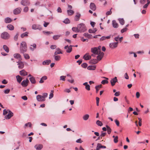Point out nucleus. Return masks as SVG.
Segmentation results:
<instances>
[{"label": "nucleus", "instance_id": "obj_1", "mask_svg": "<svg viewBox=\"0 0 150 150\" xmlns=\"http://www.w3.org/2000/svg\"><path fill=\"white\" fill-rule=\"evenodd\" d=\"M27 49L26 43L24 41L22 42L21 43L20 47L21 53H24L26 52Z\"/></svg>", "mask_w": 150, "mask_h": 150}, {"label": "nucleus", "instance_id": "obj_2", "mask_svg": "<svg viewBox=\"0 0 150 150\" xmlns=\"http://www.w3.org/2000/svg\"><path fill=\"white\" fill-rule=\"evenodd\" d=\"M79 32H84L86 30V27L85 25L83 23H81L78 25Z\"/></svg>", "mask_w": 150, "mask_h": 150}, {"label": "nucleus", "instance_id": "obj_3", "mask_svg": "<svg viewBox=\"0 0 150 150\" xmlns=\"http://www.w3.org/2000/svg\"><path fill=\"white\" fill-rule=\"evenodd\" d=\"M10 37V35L6 32H4L1 35V38L4 40L8 39Z\"/></svg>", "mask_w": 150, "mask_h": 150}, {"label": "nucleus", "instance_id": "obj_4", "mask_svg": "<svg viewBox=\"0 0 150 150\" xmlns=\"http://www.w3.org/2000/svg\"><path fill=\"white\" fill-rule=\"evenodd\" d=\"M21 4L23 6H27L30 5V3L29 0H21Z\"/></svg>", "mask_w": 150, "mask_h": 150}, {"label": "nucleus", "instance_id": "obj_5", "mask_svg": "<svg viewBox=\"0 0 150 150\" xmlns=\"http://www.w3.org/2000/svg\"><path fill=\"white\" fill-rule=\"evenodd\" d=\"M22 11L21 8L19 7L14 9L13 11V13L15 15H18L20 14Z\"/></svg>", "mask_w": 150, "mask_h": 150}, {"label": "nucleus", "instance_id": "obj_6", "mask_svg": "<svg viewBox=\"0 0 150 150\" xmlns=\"http://www.w3.org/2000/svg\"><path fill=\"white\" fill-rule=\"evenodd\" d=\"M118 44V42H112L109 44V46L111 48L114 49L117 47Z\"/></svg>", "mask_w": 150, "mask_h": 150}, {"label": "nucleus", "instance_id": "obj_7", "mask_svg": "<svg viewBox=\"0 0 150 150\" xmlns=\"http://www.w3.org/2000/svg\"><path fill=\"white\" fill-rule=\"evenodd\" d=\"M18 63L17 65H18V68L20 69H23L24 66V63L21 61V60H19L18 62H17Z\"/></svg>", "mask_w": 150, "mask_h": 150}, {"label": "nucleus", "instance_id": "obj_8", "mask_svg": "<svg viewBox=\"0 0 150 150\" xmlns=\"http://www.w3.org/2000/svg\"><path fill=\"white\" fill-rule=\"evenodd\" d=\"M74 46L73 45H70L68 46V45L65 46L64 47V49L66 50V52L67 53H70L72 51V47Z\"/></svg>", "mask_w": 150, "mask_h": 150}, {"label": "nucleus", "instance_id": "obj_9", "mask_svg": "<svg viewBox=\"0 0 150 150\" xmlns=\"http://www.w3.org/2000/svg\"><path fill=\"white\" fill-rule=\"evenodd\" d=\"M97 47H94L91 49V52L95 55L98 54L99 52L97 50Z\"/></svg>", "mask_w": 150, "mask_h": 150}, {"label": "nucleus", "instance_id": "obj_10", "mask_svg": "<svg viewBox=\"0 0 150 150\" xmlns=\"http://www.w3.org/2000/svg\"><path fill=\"white\" fill-rule=\"evenodd\" d=\"M117 81V79L116 77H115L114 78L111 79L110 81V83L112 86H114Z\"/></svg>", "mask_w": 150, "mask_h": 150}, {"label": "nucleus", "instance_id": "obj_11", "mask_svg": "<svg viewBox=\"0 0 150 150\" xmlns=\"http://www.w3.org/2000/svg\"><path fill=\"white\" fill-rule=\"evenodd\" d=\"M13 113L10 110H8V113L7 115L5 116V117L6 119H9L13 116Z\"/></svg>", "mask_w": 150, "mask_h": 150}, {"label": "nucleus", "instance_id": "obj_12", "mask_svg": "<svg viewBox=\"0 0 150 150\" xmlns=\"http://www.w3.org/2000/svg\"><path fill=\"white\" fill-rule=\"evenodd\" d=\"M32 28L34 30L39 29L40 30H42V28L39 25L33 24L32 25Z\"/></svg>", "mask_w": 150, "mask_h": 150}, {"label": "nucleus", "instance_id": "obj_13", "mask_svg": "<svg viewBox=\"0 0 150 150\" xmlns=\"http://www.w3.org/2000/svg\"><path fill=\"white\" fill-rule=\"evenodd\" d=\"M97 57V60L98 61L100 60L103 57L104 53L103 52H99Z\"/></svg>", "mask_w": 150, "mask_h": 150}, {"label": "nucleus", "instance_id": "obj_14", "mask_svg": "<svg viewBox=\"0 0 150 150\" xmlns=\"http://www.w3.org/2000/svg\"><path fill=\"white\" fill-rule=\"evenodd\" d=\"M43 147V146L41 144H37L34 146V148L36 150H41Z\"/></svg>", "mask_w": 150, "mask_h": 150}, {"label": "nucleus", "instance_id": "obj_15", "mask_svg": "<svg viewBox=\"0 0 150 150\" xmlns=\"http://www.w3.org/2000/svg\"><path fill=\"white\" fill-rule=\"evenodd\" d=\"M29 82V81L27 79L26 80H24L21 83V85L23 87H26L28 86V83Z\"/></svg>", "mask_w": 150, "mask_h": 150}, {"label": "nucleus", "instance_id": "obj_16", "mask_svg": "<svg viewBox=\"0 0 150 150\" xmlns=\"http://www.w3.org/2000/svg\"><path fill=\"white\" fill-rule=\"evenodd\" d=\"M106 146H105L102 145L100 143H98L97 146L96 148V150H99L101 148L105 149Z\"/></svg>", "mask_w": 150, "mask_h": 150}, {"label": "nucleus", "instance_id": "obj_17", "mask_svg": "<svg viewBox=\"0 0 150 150\" xmlns=\"http://www.w3.org/2000/svg\"><path fill=\"white\" fill-rule=\"evenodd\" d=\"M41 95H38L37 96L36 98L38 101H44L45 100V98H43Z\"/></svg>", "mask_w": 150, "mask_h": 150}, {"label": "nucleus", "instance_id": "obj_18", "mask_svg": "<svg viewBox=\"0 0 150 150\" xmlns=\"http://www.w3.org/2000/svg\"><path fill=\"white\" fill-rule=\"evenodd\" d=\"M90 8L93 11H95L96 9V6L95 4L93 2L91 3L90 5Z\"/></svg>", "mask_w": 150, "mask_h": 150}, {"label": "nucleus", "instance_id": "obj_19", "mask_svg": "<svg viewBox=\"0 0 150 150\" xmlns=\"http://www.w3.org/2000/svg\"><path fill=\"white\" fill-rule=\"evenodd\" d=\"M81 14L79 13H76V15L74 17V19L75 21H79L81 17Z\"/></svg>", "mask_w": 150, "mask_h": 150}, {"label": "nucleus", "instance_id": "obj_20", "mask_svg": "<svg viewBox=\"0 0 150 150\" xmlns=\"http://www.w3.org/2000/svg\"><path fill=\"white\" fill-rule=\"evenodd\" d=\"M83 58L85 60H88L90 59L91 58V56L88 55V53H86L84 55Z\"/></svg>", "mask_w": 150, "mask_h": 150}, {"label": "nucleus", "instance_id": "obj_21", "mask_svg": "<svg viewBox=\"0 0 150 150\" xmlns=\"http://www.w3.org/2000/svg\"><path fill=\"white\" fill-rule=\"evenodd\" d=\"M56 50H57V51H55V52L54 53V55H57L58 54H62V52L61 51V50L59 47L57 48L56 49Z\"/></svg>", "mask_w": 150, "mask_h": 150}, {"label": "nucleus", "instance_id": "obj_22", "mask_svg": "<svg viewBox=\"0 0 150 150\" xmlns=\"http://www.w3.org/2000/svg\"><path fill=\"white\" fill-rule=\"evenodd\" d=\"M51 62V61L50 59L46 60L42 62V64L43 65H48Z\"/></svg>", "mask_w": 150, "mask_h": 150}, {"label": "nucleus", "instance_id": "obj_23", "mask_svg": "<svg viewBox=\"0 0 150 150\" xmlns=\"http://www.w3.org/2000/svg\"><path fill=\"white\" fill-rule=\"evenodd\" d=\"M112 25L114 28H117L118 27V24L115 20H113L112 21Z\"/></svg>", "mask_w": 150, "mask_h": 150}, {"label": "nucleus", "instance_id": "obj_24", "mask_svg": "<svg viewBox=\"0 0 150 150\" xmlns=\"http://www.w3.org/2000/svg\"><path fill=\"white\" fill-rule=\"evenodd\" d=\"M20 74L21 75L25 76L27 75V72L24 69H23L20 71Z\"/></svg>", "mask_w": 150, "mask_h": 150}, {"label": "nucleus", "instance_id": "obj_25", "mask_svg": "<svg viewBox=\"0 0 150 150\" xmlns=\"http://www.w3.org/2000/svg\"><path fill=\"white\" fill-rule=\"evenodd\" d=\"M12 21V20L9 17H7L4 19V22L6 23H9Z\"/></svg>", "mask_w": 150, "mask_h": 150}, {"label": "nucleus", "instance_id": "obj_26", "mask_svg": "<svg viewBox=\"0 0 150 150\" xmlns=\"http://www.w3.org/2000/svg\"><path fill=\"white\" fill-rule=\"evenodd\" d=\"M47 79V77L46 76H44L41 78L39 81V83H42L44 82V81L46 80Z\"/></svg>", "mask_w": 150, "mask_h": 150}, {"label": "nucleus", "instance_id": "obj_27", "mask_svg": "<svg viewBox=\"0 0 150 150\" xmlns=\"http://www.w3.org/2000/svg\"><path fill=\"white\" fill-rule=\"evenodd\" d=\"M29 80L31 83L32 84H35L36 83V81L35 80V79L33 76L30 77L29 78Z\"/></svg>", "mask_w": 150, "mask_h": 150}, {"label": "nucleus", "instance_id": "obj_28", "mask_svg": "<svg viewBox=\"0 0 150 150\" xmlns=\"http://www.w3.org/2000/svg\"><path fill=\"white\" fill-rule=\"evenodd\" d=\"M29 33L28 32H26L23 33L21 35V37L22 38H23L25 37H27L28 36V34Z\"/></svg>", "mask_w": 150, "mask_h": 150}, {"label": "nucleus", "instance_id": "obj_29", "mask_svg": "<svg viewBox=\"0 0 150 150\" xmlns=\"http://www.w3.org/2000/svg\"><path fill=\"white\" fill-rule=\"evenodd\" d=\"M14 57L17 59H21V55L18 53H16L15 54L13 55Z\"/></svg>", "mask_w": 150, "mask_h": 150}, {"label": "nucleus", "instance_id": "obj_30", "mask_svg": "<svg viewBox=\"0 0 150 150\" xmlns=\"http://www.w3.org/2000/svg\"><path fill=\"white\" fill-rule=\"evenodd\" d=\"M89 70H95L96 69V66L95 65L89 66L87 68Z\"/></svg>", "mask_w": 150, "mask_h": 150}, {"label": "nucleus", "instance_id": "obj_31", "mask_svg": "<svg viewBox=\"0 0 150 150\" xmlns=\"http://www.w3.org/2000/svg\"><path fill=\"white\" fill-rule=\"evenodd\" d=\"M7 28L9 30H12L14 29V26L11 24H8L7 26Z\"/></svg>", "mask_w": 150, "mask_h": 150}, {"label": "nucleus", "instance_id": "obj_32", "mask_svg": "<svg viewBox=\"0 0 150 150\" xmlns=\"http://www.w3.org/2000/svg\"><path fill=\"white\" fill-rule=\"evenodd\" d=\"M97 60L96 59H91L90 61V62L91 64H95L98 62Z\"/></svg>", "mask_w": 150, "mask_h": 150}, {"label": "nucleus", "instance_id": "obj_33", "mask_svg": "<svg viewBox=\"0 0 150 150\" xmlns=\"http://www.w3.org/2000/svg\"><path fill=\"white\" fill-rule=\"evenodd\" d=\"M103 78H105L106 80H102L101 82V83L104 85L108 83V82L107 80L108 79L107 78L105 77H103Z\"/></svg>", "mask_w": 150, "mask_h": 150}, {"label": "nucleus", "instance_id": "obj_34", "mask_svg": "<svg viewBox=\"0 0 150 150\" xmlns=\"http://www.w3.org/2000/svg\"><path fill=\"white\" fill-rule=\"evenodd\" d=\"M67 12L69 16H71L74 13V11L71 9L68 10Z\"/></svg>", "mask_w": 150, "mask_h": 150}, {"label": "nucleus", "instance_id": "obj_35", "mask_svg": "<svg viewBox=\"0 0 150 150\" xmlns=\"http://www.w3.org/2000/svg\"><path fill=\"white\" fill-rule=\"evenodd\" d=\"M16 78L17 79V81L19 83H20L22 80V78L21 77L18 75L16 76Z\"/></svg>", "mask_w": 150, "mask_h": 150}, {"label": "nucleus", "instance_id": "obj_36", "mask_svg": "<svg viewBox=\"0 0 150 150\" xmlns=\"http://www.w3.org/2000/svg\"><path fill=\"white\" fill-rule=\"evenodd\" d=\"M111 37V35L108 36H102L100 38V40L101 41L104 40L105 39H108L110 38Z\"/></svg>", "mask_w": 150, "mask_h": 150}, {"label": "nucleus", "instance_id": "obj_37", "mask_svg": "<svg viewBox=\"0 0 150 150\" xmlns=\"http://www.w3.org/2000/svg\"><path fill=\"white\" fill-rule=\"evenodd\" d=\"M83 35L86 37L88 39H90L91 38L92 35L91 34H88V33H84Z\"/></svg>", "mask_w": 150, "mask_h": 150}, {"label": "nucleus", "instance_id": "obj_38", "mask_svg": "<svg viewBox=\"0 0 150 150\" xmlns=\"http://www.w3.org/2000/svg\"><path fill=\"white\" fill-rule=\"evenodd\" d=\"M120 23L122 25H123L125 24V21L123 18H119L118 19Z\"/></svg>", "mask_w": 150, "mask_h": 150}, {"label": "nucleus", "instance_id": "obj_39", "mask_svg": "<svg viewBox=\"0 0 150 150\" xmlns=\"http://www.w3.org/2000/svg\"><path fill=\"white\" fill-rule=\"evenodd\" d=\"M3 48L7 53H8L9 52V48L6 45H4L3 46Z\"/></svg>", "mask_w": 150, "mask_h": 150}, {"label": "nucleus", "instance_id": "obj_40", "mask_svg": "<svg viewBox=\"0 0 150 150\" xmlns=\"http://www.w3.org/2000/svg\"><path fill=\"white\" fill-rule=\"evenodd\" d=\"M97 30V29L96 28H94L93 30L89 29L88 30V32L90 33H94Z\"/></svg>", "mask_w": 150, "mask_h": 150}, {"label": "nucleus", "instance_id": "obj_41", "mask_svg": "<svg viewBox=\"0 0 150 150\" xmlns=\"http://www.w3.org/2000/svg\"><path fill=\"white\" fill-rule=\"evenodd\" d=\"M54 58L55 60L57 61L60 60L61 58L60 56L59 55H54Z\"/></svg>", "mask_w": 150, "mask_h": 150}, {"label": "nucleus", "instance_id": "obj_42", "mask_svg": "<svg viewBox=\"0 0 150 150\" xmlns=\"http://www.w3.org/2000/svg\"><path fill=\"white\" fill-rule=\"evenodd\" d=\"M79 28H78V27H73L72 28V30L73 31L75 32L76 33H79V31L78 30Z\"/></svg>", "mask_w": 150, "mask_h": 150}, {"label": "nucleus", "instance_id": "obj_43", "mask_svg": "<svg viewBox=\"0 0 150 150\" xmlns=\"http://www.w3.org/2000/svg\"><path fill=\"white\" fill-rule=\"evenodd\" d=\"M106 127L107 129V132L108 134H110L111 132V128L108 125H106Z\"/></svg>", "mask_w": 150, "mask_h": 150}, {"label": "nucleus", "instance_id": "obj_44", "mask_svg": "<svg viewBox=\"0 0 150 150\" xmlns=\"http://www.w3.org/2000/svg\"><path fill=\"white\" fill-rule=\"evenodd\" d=\"M89 116L88 114H86L83 116V119L84 120H86L88 119Z\"/></svg>", "mask_w": 150, "mask_h": 150}, {"label": "nucleus", "instance_id": "obj_45", "mask_svg": "<svg viewBox=\"0 0 150 150\" xmlns=\"http://www.w3.org/2000/svg\"><path fill=\"white\" fill-rule=\"evenodd\" d=\"M61 36V35H54L53 37V38L54 40H57L59 38V37Z\"/></svg>", "mask_w": 150, "mask_h": 150}, {"label": "nucleus", "instance_id": "obj_46", "mask_svg": "<svg viewBox=\"0 0 150 150\" xmlns=\"http://www.w3.org/2000/svg\"><path fill=\"white\" fill-rule=\"evenodd\" d=\"M43 33L44 34L47 35H49L53 33L52 32L46 31H43Z\"/></svg>", "mask_w": 150, "mask_h": 150}, {"label": "nucleus", "instance_id": "obj_47", "mask_svg": "<svg viewBox=\"0 0 150 150\" xmlns=\"http://www.w3.org/2000/svg\"><path fill=\"white\" fill-rule=\"evenodd\" d=\"M63 22L66 24H68L70 23V21L68 18H66Z\"/></svg>", "mask_w": 150, "mask_h": 150}, {"label": "nucleus", "instance_id": "obj_48", "mask_svg": "<svg viewBox=\"0 0 150 150\" xmlns=\"http://www.w3.org/2000/svg\"><path fill=\"white\" fill-rule=\"evenodd\" d=\"M101 85L96 86H95V88L96 89V93H98V92L99 90V88H101Z\"/></svg>", "mask_w": 150, "mask_h": 150}, {"label": "nucleus", "instance_id": "obj_49", "mask_svg": "<svg viewBox=\"0 0 150 150\" xmlns=\"http://www.w3.org/2000/svg\"><path fill=\"white\" fill-rule=\"evenodd\" d=\"M23 56L25 59H27L30 58V56L28 54L26 53L23 54Z\"/></svg>", "mask_w": 150, "mask_h": 150}, {"label": "nucleus", "instance_id": "obj_50", "mask_svg": "<svg viewBox=\"0 0 150 150\" xmlns=\"http://www.w3.org/2000/svg\"><path fill=\"white\" fill-rule=\"evenodd\" d=\"M31 46H33V47L34 48H33L32 47H30V49L32 50V51H33L34 50V49H35L36 48V45L35 44V43H34L33 44V45H31Z\"/></svg>", "mask_w": 150, "mask_h": 150}, {"label": "nucleus", "instance_id": "obj_51", "mask_svg": "<svg viewBox=\"0 0 150 150\" xmlns=\"http://www.w3.org/2000/svg\"><path fill=\"white\" fill-rule=\"evenodd\" d=\"M96 123L97 125L100 126H101L103 125V123L100 121H99V120H98L97 121Z\"/></svg>", "mask_w": 150, "mask_h": 150}, {"label": "nucleus", "instance_id": "obj_52", "mask_svg": "<svg viewBox=\"0 0 150 150\" xmlns=\"http://www.w3.org/2000/svg\"><path fill=\"white\" fill-rule=\"evenodd\" d=\"M28 10H29L28 7L26 6L23 9V11L24 12L26 13L28 11Z\"/></svg>", "mask_w": 150, "mask_h": 150}, {"label": "nucleus", "instance_id": "obj_53", "mask_svg": "<svg viewBox=\"0 0 150 150\" xmlns=\"http://www.w3.org/2000/svg\"><path fill=\"white\" fill-rule=\"evenodd\" d=\"M112 9V8H111L110 11H108L106 12V14L107 16H108V15H110L112 13L111 10Z\"/></svg>", "mask_w": 150, "mask_h": 150}, {"label": "nucleus", "instance_id": "obj_54", "mask_svg": "<svg viewBox=\"0 0 150 150\" xmlns=\"http://www.w3.org/2000/svg\"><path fill=\"white\" fill-rule=\"evenodd\" d=\"M81 66L82 67L85 68L87 67L88 65L87 63H84L81 64Z\"/></svg>", "mask_w": 150, "mask_h": 150}, {"label": "nucleus", "instance_id": "obj_55", "mask_svg": "<svg viewBox=\"0 0 150 150\" xmlns=\"http://www.w3.org/2000/svg\"><path fill=\"white\" fill-rule=\"evenodd\" d=\"M66 76H62L60 77V80L63 81H65V80Z\"/></svg>", "mask_w": 150, "mask_h": 150}, {"label": "nucleus", "instance_id": "obj_56", "mask_svg": "<svg viewBox=\"0 0 150 150\" xmlns=\"http://www.w3.org/2000/svg\"><path fill=\"white\" fill-rule=\"evenodd\" d=\"M127 28H123V29H122L121 30V33H123L124 32L127 31Z\"/></svg>", "mask_w": 150, "mask_h": 150}, {"label": "nucleus", "instance_id": "obj_57", "mask_svg": "<svg viewBox=\"0 0 150 150\" xmlns=\"http://www.w3.org/2000/svg\"><path fill=\"white\" fill-rule=\"evenodd\" d=\"M50 48L52 50L57 48V46L55 45H52L50 46Z\"/></svg>", "mask_w": 150, "mask_h": 150}, {"label": "nucleus", "instance_id": "obj_58", "mask_svg": "<svg viewBox=\"0 0 150 150\" xmlns=\"http://www.w3.org/2000/svg\"><path fill=\"white\" fill-rule=\"evenodd\" d=\"M10 91V90L9 89H7L4 90V92L5 94L8 93Z\"/></svg>", "mask_w": 150, "mask_h": 150}, {"label": "nucleus", "instance_id": "obj_59", "mask_svg": "<svg viewBox=\"0 0 150 150\" xmlns=\"http://www.w3.org/2000/svg\"><path fill=\"white\" fill-rule=\"evenodd\" d=\"M48 94L47 93H43L42 96V98H45L47 97V96Z\"/></svg>", "mask_w": 150, "mask_h": 150}, {"label": "nucleus", "instance_id": "obj_60", "mask_svg": "<svg viewBox=\"0 0 150 150\" xmlns=\"http://www.w3.org/2000/svg\"><path fill=\"white\" fill-rule=\"evenodd\" d=\"M118 137L117 136H116L114 139V142L115 143H117L118 142Z\"/></svg>", "mask_w": 150, "mask_h": 150}, {"label": "nucleus", "instance_id": "obj_61", "mask_svg": "<svg viewBox=\"0 0 150 150\" xmlns=\"http://www.w3.org/2000/svg\"><path fill=\"white\" fill-rule=\"evenodd\" d=\"M18 33H17L16 35L14 36V40H16V41L18 39Z\"/></svg>", "mask_w": 150, "mask_h": 150}, {"label": "nucleus", "instance_id": "obj_62", "mask_svg": "<svg viewBox=\"0 0 150 150\" xmlns=\"http://www.w3.org/2000/svg\"><path fill=\"white\" fill-rule=\"evenodd\" d=\"M51 92H52V93H50V96L49 97V99H51L52 98H53V95H54L53 94V91H52Z\"/></svg>", "mask_w": 150, "mask_h": 150}, {"label": "nucleus", "instance_id": "obj_63", "mask_svg": "<svg viewBox=\"0 0 150 150\" xmlns=\"http://www.w3.org/2000/svg\"><path fill=\"white\" fill-rule=\"evenodd\" d=\"M85 88L87 90L89 91L90 90V86L89 85H86V86H85Z\"/></svg>", "mask_w": 150, "mask_h": 150}, {"label": "nucleus", "instance_id": "obj_64", "mask_svg": "<svg viewBox=\"0 0 150 150\" xmlns=\"http://www.w3.org/2000/svg\"><path fill=\"white\" fill-rule=\"evenodd\" d=\"M115 122L117 126H119L120 122L118 120H115Z\"/></svg>", "mask_w": 150, "mask_h": 150}]
</instances>
